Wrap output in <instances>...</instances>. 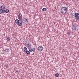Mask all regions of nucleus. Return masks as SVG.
Returning a JSON list of instances; mask_svg holds the SVG:
<instances>
[{
    "instance_id": "1",
    "label": "nucleus",
    "mask_w": 79,
    "mask_h": 79,
    "mask_svg": "<svg viewBox=\"0 0 79 79\" xmlns=\"http://www.w3.org/2000/svg\"><path fill=\"white\" fill-rule=\"evenodd\" d=\"M60 11L63 15L67 13L68 12V9L66 7H62L60 10Z\"/></svg>"
},
{
    "instance_id": "2",
    "label": "nucleus",
    "mask_w": 79,
    "mask_h": 79,
    "mask_svg": "<svg viewBox=\"0 0 79 79\" xmlns=\"http://www.w3.org/2000/svg\"><path fill=\"white\" fill-rule=\"evenodd\" d=\"M0 14L5 13V7L4 5H2L0 6Z\"/></svg>"
},
{
    "instance_id": "3",
    "label": "nucleus",
    "mask_w": 79,
    "mask_h": 79,
    "mask_svg": "<svg viewBox=\"0 0 79 79\" xmlns=\"http://www.w3.org/2000/svg\"><path fill=\"white\" fill-rule=\"evenodd\" d=\"M77 25L76 24H72V31H76V29H77Z\"/></svg>"
},
{
    "instance_id": "4",
    "label": "nucleus",
    "mask_w": 79,
    "mask_h": 79,
    "mask_svg": "<svg viewBox=\"0 0 79 79\" xmlns=\"http://www.w3.org/2000/svg\"><path fill=\"white\" fill-rule=\"evenodd\" d=\"M18 18L20 21L23 22V16L21 13H19V15H18Z\"/></svg>"
},
{
    "instance_id": "5",
    "label": "nucleus",
    "mask_w": 79,
    "mask_h": 79,
    "mask_svg": "<svg viewBox=\"0 0 79 79\" xmlns=\"http://www.w3.org/2000/svg\"><path fill=\"white\" fill-rule=\"evenodd\" d=\"M79 14L77 13H75V17L76 18L75 19L76 20H79Z\"/></svg>"
},
{
    "instance_id": "6",
    "label": "nucleus",
    "mask_w": 79,
    "mask_h": 79,
    "mask_svg": "<svg viewBox=\"0 0 79 79\" xmlns=\"http://www.w3.org/2000/svg\"><path fill=\"white\" fill-rule=\"evenodd\" d=\"M38 50L39 52H42L43 50V47L42 46H40L38 48Z\"/></svg>"
},
{
    "instance_id": "7",
    "label": "nucleus",
    "mask_w": 79,
    "mask_h": 79,
    "mask_svg": "<svg viewBox=\"0 0 79 79\" xmlns=\"http://www.w3.org/2000/svg\"><path fill=\"white\" fill-rule=\"evenodd\" d=\"M23 21L24 22H23V23H25V24H26V23H28V20H27V19L25 18H23Z\"/></svg>"
},
{
    "instance_id": "8",
    "label": "nucleus",
    "mask_w": 79,
    "mask_h": 79,
    "mask_svg": "<svg viewBox=\"0 0 79 79\" xmlns=\"http://www.w3.org/2000/svg\"><path fill=\"white\" fill-rule=\"evenodd\" d=\"M27 47L29 50H30V49L31 48V47H32V46H31V44L28 43L27 44Z\"/></svg>"
},
{
    "instance_id": "9",
    "label": "nucleus",
    "mask_w": 79,
    "mask_h": 79,
    "mask_svg": "<svg viewBox=\"0 0 79 79\" xmlns=\"http://www.w3.org/2000/svg\"><path fill=\"white\" fill-rule=\"evenodd\" d=\"M29 51L30 52H35V48H33L32 49L30 48V49H29Z\"/></svg>"
},
{
    "instance_id": "10",
    "label": "nucleus",
    "mask_w": 79,
    "mask_h": 79,
    "mask_svg": "<svg viewBox=\"0 0 79 79\" xmlns=\"http://www.w3.org/2000/svg\"><path fill=\"white\" fill-rule=\"evenodd\" d=\"M21 22H19V23H18L17 25L18 26H21L22 25H23V21H20Z\"/></svg>"
},
{
    "instance_id": "11",
    "label": "nucleus",
    "mask_w": 79,
    "mask_h": 79,
    "mask_svg": "<svg viewBox=\"0 0 79 79\" xmlns=\"http://www.w3.org/2000/svg\"><path fill=\"white\" fill-rule=\"evenodd\" d=\"M4 51L6 53H8V52H9V51H10V49L8 48H6L5 49V50H4Z\"/></svg>"
},
{
    "instance_id": "12",
    "label": "nucleus",
    "mask_w": 79,
    "mask_h": 79,
    "mask_svg": "<svg viewBox=\"0 0 79 79\" xmlns=\"http://www.w3.org/2000/svg\"><path fill=\"white\" fill-rule=\"evenodd\" d=\"M15 23H16V24H18V23H19V20L18 19H17L15 21Z\"/></svg>"
},
{
    "instance_id": "13",
    "label": "nucleus",
    "mask_w": 79,
    "mask_h": 79,
    "mask_svg": "<svg viewBox=\"0 0 79 79\" xmlns=\"http://www.w3.org/2000/svg\"><path fill=\"white\" fill-rule=\"evenodd\" d=\"M23 50L25 52H26V51H27V48L26 47H25L23 48Z\"/></svg>"
},
{
    "instance_id": "14",
    "label": "nucleus",
    "mask_w": 79,
    "mask_h": 79,
    "mask_svg": "<svg viewBox=\"0 0 79 79\" xmlns=\"http://www.w3.org/2000/svg\"><path fill=\"white\" fill-rule=\"evenodd\" d=\"M9 10L8 9H6V10H5V12L6 13H9Z\"/></svg>"
},
{
    "instance_id": "15",
    "label": "nucleus",
    "mask_w": 79,
    "mask_h": 79,
    "mask_svg": "<svg viewBox=\"0 0 79 79\" xmlns=\"http://www.w3.org/2000/svg\"><path fill=\"white\" fill-rule=\"evenodd\" d=\"M30 51H28L27 50V51H26L25 52H26L27 54V55H29V54H30Z\"/></svg>"
},
{
    "instance_id": "16",
    "label": "nucleus",
    "mask_w": 79,
    "mask_h": 79,
    "mask_svg": "<svg viewBox=\"0 0 79 79\" xmlns=\"http://www.w3.org/2000/svg\"><path fill=\"white\" fill-rule=\"evenodd\" d=\"M46 10H47V9H46V8H43L42 9V11H45Z\"/></svg>"
},
{
    "instance_id": "17",
    "label": "nucleus",
    "mask_w": 79,
    "mask_h": 79,
    "mask_svg": "<svg viewBox=\"0 0 79 79\" xmlns=\"http://www.w3.org/2000/svg\"><path fill=\"white\" fill-rule=\"evenodd\" d=\"M6 39L7 41H9V40H10V37H7Z\"/></svg>"
},
{
    "instance_id": "18",
    "label": "nucleus",
    "mask_w": 79,
    "mask_h": 79,
    "mask_svg": "<svg viewBox=\"0 0 79 79\" xmlns=\"http://www.w3.org/2000/svg\"><path fill=\"white\" fill-rule=\"evenodd\" d=\"M56 77H58L59 76V74L58 73H56L55 75Z\"/></svg>"
},
{
    "instance_id": "19",
    "label": "nucleus",
    "mask_w": 79,
    "mask_h": 79,
    "mask_svg": "<svg viewBox=\"0 0 79 79\" xmlns=\"http://www.w3.org/2000/svg\"><path fill=\"white\" fill-rule=\"evenodd\" d=\"M70 33H71V32H68V33H67V34L68 35H69V34H70Z\"/></svg>"
},
{
    "instance_id": "20",
    "label": "nucleus",
    "mask_w": 79,
    "mask_h": 79,
    "mask_svg": "<svg viewBox=\"0 0 79 79\" xmlns=\"http://www.w3.org/2000/svg\"><path fill=\"white\" fill-rule=\"evenodd\" d=\"M5 67L6 68H8V65H6Z\"/></svg>"
},
{
    "instance_id": "21",
    "label": "nucleus",
    "mask_w": 79,
    "mask_h": 79,
    "mask_svg": "<svg viewBox=\"0 0 79 79\" xmlns=\"http://www.w3.org/2000/svg\"><path fill=\"white\" fill-rule=\"evenodd\" d=\"M18 71H19L18 70H16V72H17V73H18Z\"/></svg>"
}]
</instances>
